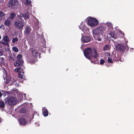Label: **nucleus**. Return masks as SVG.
<instances>
[{
    "mask_svg": "<svg viewBox=\"0 0 134 134\" xmlns=\"http://www.w3.org/2000/svg\"><path fill=\"white\" fill-rule=\"evenodd\" d=\"M23 71H22L21 72H20L18 74V76L20 78L22 79L23 78Z\"/></svg>",
    "mask_w": 134,
    "mask_h": 134,
    "instance_id": "nucleus-30",
    "label": "nucleus"
},
{
    "mask_svg": "<svg viewBox=\"0 0 134 134\" xmlns=\"http://www.w3.org/2000/svg\"><path fill=\"white\" fill-rule=\"evenodd\" d=\"M25 110L24 109H21L20 110V111L21 113H24V112H25Z\"/></svg>",
    "mask_w": 134,
    "mask_h": 134,
    "instance_id": "nucleus-38",
    "label": "nucleus"
},
{
    "mask_svg": "<svg viewBox=\"0 0 134 134\" xmlns=\"http://www.w3.org/2000/svg\"><path fill=\"white\" fill-rule=\"evenodd\" d=\"M23 62V60H17L15 61L14 63V65L15 66H19L21 63Z\"/></svg>",
    "mask_w": 134,
    "mask_h": 134,
    "instance_id": "nucleus-16",
    "label": "nucleus"
},
{
    "mask_svg": "<svg viewBox=\"0 0 134 134\" xmlns=\"http://www.w3.org/2000/svg\"><path fill=\"white\" fill-rule=\"evenodd\" d=\"M90 38L88 36H84L82 37L81 41L84 42H88L90 41Z\"/></svg>",
    "mask_w": 134,
    "mask_h": 134,
    "instance_id": "nucleus-12",
    "label": "nucleus"
},
{
    "mask_svg": "<svg viewBox=\"0 0 134 134\" xmlns=\"http://www.w3.org/2000/svg\"><path fill=\"white\" fill-rule=\"evenodd\" d=\"M106 25L107 27L109 28H111L113 27V25L112 23L110 22H108L106 23Z\"/></svg>",
    "mask_w": 134,
    "mask_h": 134,
    "instance_id": "nucleus-22",
    "label": "nucleus"
},
{
    "mask_svg": "<svg viewBox=\"0 0 134 134\" xmlns=\"http://www.w3.org/2000/svg\"><path fill=\"white\" fill-rule=\"evenodd\" d=\"M1 62L3 63L4 62V58H1Z\"/></svg>",
    "mask_w": 134,
    "mask_h": 134,
    "instance_id": "nucleus-39",
    "label": "nucleus"
},
{
    "mask_svg": "<svg viewBox=\"0 0 134 134\" xmlns=\"http://www.w3.org/2000/svg\"><path fill=\"white\" fill-rule=\"evenodd\" d=\"M3 54V53L2 52L0 51V56L2 55Z\"/></svg>",
    "mask_w": 134,
    "mask_h": 134,
    "instance_id": "nucleus-42",
    "label": "nucleus"
},
{
    "mask_svg": "<svg viewBox=\"0 0 134 134\" xmlns=\"http://www.w3.org/2000/svg\"><path fill=\"white\" fill-rule=\"evenodd\" d=\"M2 26H0V29L1 28Z\"/></svg>",
    "mask_w": 134,
    "mask_h": 134,
    "instance_id": "nucleus-47",
    "label": "nucleus"
},
{
    "mask_svg": "<svg viewBox=\"0 0 134 134\" xmlns=\"http://www.w3.org/2000/svg\"><path fill=\"white\" fill-rule=\"evenodd\" d=\"M31 51L32 55L29 56L27 60L31 64H32L35 61L36 59L38 54L37 52L34 49H32Z\"/></svg>",
    "mask_w": 134,
    "mask_h": 134,
    "instance_id": "nucleus-3",
    "label": "nucleus"
},
{
    "mask_svg": "<svg viewBox=\"0 0 134 134\" xmlns=\"http://www.w3.org/2000/svg\"><path fill=\"white\" fill-rule=\"evenodd\" d=\"M6 103L10 105H15L17 104V101L16 98L12 97H9L4 99Z\"/></svg>",
    "mask_w": 134,
    "mask_h": 134,
    "instance_id": "nucleus-6",
    "label": "nucleus"
},
{
    "mask_svg": "<svg viewBox=\"0 0 134 134\" xmlns=\"http://www.w3.org/2000/svg\"><path fill=\"white\" fill-rule=\"evenodd\" d=\"M22 80H23V79ZM20 82H21V83H23V80L22 81H20Z\"/></svg>",
    "mask_w": 134,
    "mask_h": 134,
    "instance_id": "nucleus-45",
    "label": "nucleus"
},
{
    "mask_svg": "<svg viewBox=\"0 0 134 134\" xmlns=\"http://www.w3.org/2000/svg\"><path fill=\"white\" fill-rule=\"evenodd\" d=\"M30 17L29 13H27L23 14H20L18 15V18L19 19L16 20L14 22V26L16 28L21 30L24 27V23L23 22L24 20L22 19L23 18L25 20L28 19Z\"/></svg>",
    "mask_w": 134,
    "mask_h": 134,
    "instance_id": "nucleus-1",
    "label": "nucleus"
},
{
    "mask_svg": "<svg viewBox=\"0 0 134 134\" xmlns=\"http://www.w3.org/2000/svg\"><path fill=\"white\" fill-rule=\"evenodd\" d=\"M133 48H131V50H130L131 51V49H132V50H133Z\"/></svg>",
    "mask_w": 134,
    "mask_h": 134,
    "instance_id": "nucleus-48",
    "label": "nucleus"
},
{
    "mask_svg": "<svg viewBox=\"0 0 134 134\" xmlns=\"http://www.w3.org/2000/svg\"><path fill=\"white\" fill-rule=\"evenodd\" d=\"M104 55L105 56L109 57L110 55V54L108 52H105Z\"/></svg>",
    "mask_w": 134,
    "mask_h": 134,
    "instance_id": "nucleus-36",
    "label": "nucleus"
},
{
    "mask_svg": "<svg viewBox=\"0 0 134 134\" xmlns=\"http://www.w3.org/2000/svg\"><path fill=\"white\" fill-rule=\"evenodd\" d=\"M1 35H0V40L1 39Z\"/></svg>",
    "mask_w": 134,
    "mask_h": 134,
    "instance_id": "nucleus-46",
    "label": "nucleus"
},
{
    "mask_svg": "<svg viewBox=\"0 0 134 134\" xmlns=\"http://www.w3.org/2000/svg\"><path fill=\"white\" fill-rule=\"evenodd\" d=\"M11 24V22L10 21L8 20L7 19L6 20L4 23V24L5 25L7 26H9Z\"/></svg>",
    "mask_w": 134,
    "mask_h": 134,
    "instance_id": "nucleus-21",
    "label": "nucleus"
},
{
    "mask_svg": "<svg viewBox=\"0 0 134 134\" xmlns=\"http://www.w3.org/2000/svg\"><path fill=\"white\" fill-rule=\"evenodd\" d=\"M14 71L16 72H21L23 71V69L20 67L17 68L14 70Z\"/></svg>",
    "mask_w": 134,
    "mask_h": 134,
    "instance_id": "nucleus-19",
    "label": "nucleus"
},
{
    "mask_svg": "<svg viewBox=\"0 0 134 134\" xmlns=\"http://www.w3.org/2000/svg\"><path fill=\"white\" fill-rule=\"evenodd\" d=\"M31 29L30 27L27 26L25 28L24 32L26 34H29L31 31Z\"/></svg>",
    "mask_w": 134,
    "mask_h": 134,
    "instance_id": "nucleus-13",
    "label": "nucleus"
},
{
    "mask_svg": "<svg viewBox=\"0 0 134 134\" xmlns=\"http://www.w3.org/2000/svg\"><path fill=\"white\" fill-rule=\"evenodd\" d=\"M118 28V27H116L115 28V29L116 30H117V29ZM117 30H118L117 32H118V34H119V35H120V36L122 37V39H124V34L122 33V32L120 30H118V29H117Z\"/></svg>",
    "mask_w": 134,
    "mask_h": 134,
    "instance_id": "nucleus-17",
    "label": "nucleus"
},
{
    "mask_svg": "<svg viewBox=\"0 0 134 134\" xmlns=\"http://www.w3.org/2000/svg\"><path fill=\"white\" fill-rule=\"evenodd\" d=\"M107 61H108V62L109 63H113V61L111 59V58H109L108 59Z\"/></svg>",
    "mask_w": 134,
    "mask_h": 134,
    "instance_id": "nucleus-34",
    "label": "nucleus"
},
{
    "mask_svg": "<svg viewBox=\"0 0 134 134\" xmlns=\"http://www.w3.org/2000/svg\"><path fill=\"white\" fill-rule=\"evenodd\" d=\"M116 48L117 50L120 52L124 51L126 49L127 50H129L128 47L127 45H124L122 44H118L116 47Z\"/></svg>",
    "mask_w": 134,
    "mask_h": 134,
    "instance_id": "nucleus-7",
    "label": "nucleus"
},
{
    "mask_svg": "<svg viewBox=\"0 0 134 134\" xmlns=\"http://www.w3.org/2000/svg\"><path fill=\"white\" fill-rule=\"evenodd\" d=\"M105 63V61L104 60L102 59L100 61V64H103Z\"/></svg>",
    "mask_w": 134,
    "mask_h": 134,
    "instance_id": "nucleus-35",
    "label": "nucleus"
},
{
    "mask_svg": "<svg viewBox=\"0 0 134 134\" xmlns=\"http://www.w3.org/2000/svg\"><path fill=\"white\" fill-rule=\"evenodd\" d=\"M19 3L18 0H10L7 4L8 6L12 9L17 8Z\"/></svg>",
    "mask_w": 134,
    "mask_h": 134,
    "instance_id": "nucleus-5",
    "label": "nucleus"
},
{
    "mask_svg": "<svg viewBox=\"0 0 134 134\" xmlns=\"http://www.w3.org/2000/svg\"><path fill=\"white\" fill-rule=\"evenodd\" d=\"M99 24L98 20L96 18L90 17L87 21V24L90 26L93 27Z\"/></svg>",
    "mask_w": 134,
    "mask_h": 134,
    "instance_id": "nucleus-4",
    "label": "nucleus"
},
{
    "mask_svg": "<svg viewBox=\"0 0 134 134\" xmlns=\"http://www.w3.org/2000/svg\"><path fill=\"white\" fill-rule=\"evenodd\" d=\"M95 37V39L96 40H97L98 41H101V38L99 37V36H96V37Z\"/></svg>",
    "mask_w": 134,
    "mask_h": 134,
    "instance_id": "nucleus-33",
    "label": "nucleus"
},
{
    "mask_svg": "<svg viewBox=\"0 0 134 134\" xmlns=\"http://www.w3.org/2000/svg\"><path fill=\"white\" fill-rule=\"evenodd\" d=\"M36 124H37V125H38L39 126V123H38V122H37H37H36V123H35Z\"/></svg>",
    "mask_w": 134,
    "mask_h": 134,
    "instance_id": "nucleus-43",
    "label": "nucleus"
},
{
    "mask_svg": "<svg viewBox=\"0 0 134 134\" xmlns=\"http://www.w3.org/2000/svg\"><path fill=\"white\" fill-rule=\"evenodd\" d=\"M102 32V27L101 26L97 28L93 31V34L94 37L96 36H99Z\"/></svg>",
    "mask_w": 134,
    "mask_h": 134,
    "instance_id": "nucleus-8",
    "label": "nucleus"
},
{
    "mask_svg": "<svg viewBox=\"0 0 134 134\" xmlns=\"http://www.w3.org/2000/svg\"><path fill=\"white\" fill-rule=\"evenodd\" d=\"M12 49L13 51L16 52H18L19 51L18 48L15 47H12Z\"/></svg>",
    "mask_w": 134,
    "mask_h": 134,
    "instance_id": "nucleus-29",
    "label": "nucleus"
},
{
    "mask_svg": "<svg viewBox=\"0 0 134 134\" xmlns=\"http://www.w3.org/2000/svg\"><path fill=\"white\" fill-rule=\"evenodd\" d=\"M110 49V47L109 45L108 44H106L104 46L103 49L104 51H107L109 50Z\"/></svg>",
    "mask_w": 134,
    "mask_h": 134,
    "instance_id": "nucleus-20",
    "label": "nucleus"
},
{
    "mask_svg": "<svg viewBox=\"0 0 134 134\" xmlns=\"http://www.w3.org/2000/svg\"><path fill=\"white\" fill-rule=\"evenodd\" d=\"M21 94L23 95V96H24V98H25V99H26V94H25V93H24L23 94V93H21Z\"/></svg>",
    "mask_w": 134,
    "mask_h": 134,
    "instance_id": "nucleus-40",
    "label": "nucleus"
},
{
    "mask_svg": "<svg viewBox=\"0 0 134 134\" xmlns=\"http://www.w3.org/2000/svg\"><path fill=\"white\" fill-rule=\"evenodd\" d=\"M9 59L11 61H13L15 59L14 55H10L9 57Z\"/></svg>",
    "mask_w": 134,
    "mask_h": 134,
    "instance_id": "nucleus-28",
    "label": "nucleus"
},
{
    "mask_svg": "<svg viewBox=\"0 0 134 134\" xmlns=\"http://www.w3.org/2000/svg\"><path fill=\"white\" fill-rule=\"evenodd\" d=\"M15 16V14L14 13H11L9 15V17L11 19H13Z\"/></svg>",
    "mask_w": 134,
    "mask_h": 134,
    "instance_id": "nucleus-26",
    "label": "nucleus"
},
{
    "mask_svg": "<svg viewBox=\"0 0 134 134\" xmlns=\"http://www.w3.org/2000/svg\"><path fill=\"white\" fill-rule=\"evenodd\" d=\"M18 39L16 37H15L13 38L12 42L13 43H15V42L18 41Z\"/></svg>",
    "mask_w": 134,
    "mask_h": 134,
    "instance_id": "nucleus-31",
    "label": "nucleus"
},
{
    "mask_svg": "<svg viewBox=\"0 0 134 134\" xmlns=\"http://www.w3.org/2000/svg\"><path fill=\"white\" fill-rule=\"evenodd\" d=\"M3 40L4 41H6L8 43L10 41L8 37L7 36H5L3 37Z\"/></svg>",
    "mask_w": 134,
    "mask_h": 134,
    "instance_id": "nucleus-23",
    "label": "nucleus"
},
{
    "mask_svg": "<svg viewBox=\"0 0 134 134\" xmlns=\"http://www.w3.org/2000/svg\"><path fill=\"white\" fill-rule=\"evenodd\" d=\"M22 55L21 54L18 55L16 57V58L17 60H22L21 59Z\"/></svg>",
    "mask_w": 134,
    "mask_h": 134,
    "instance_id": "nucleus-27",
    "label": "nucleus"
},
{
    "mask_svg": "<svg viewBox=\"0 0 134 134\" xmlns=\"http://www.w3.org/2000/svg\"><path fill=\"white\" fill-rule=\"evenodd\" d=\"M36 24L37 25L38 23V22H39V21H38V19H36Z\"/></svg>",
    "mask_w": 134,
    "mask_h": 134,
    "instance_id": "nucleus-41",
    "label": "nucleus"
},
{
    "mask_svg": "<svg viewBox=\"0 0 134 134\" xmlns=\"http://www.w3.org/2000/svg\"><path fill=\"white\" fill-rule=\"evenodd\" d=\"M79 28L83 32L88 31L89 30V29L86 27L85 25H83L82 23L79 26Z\"/></svg>",
    "mask_w": 134,
    "mask_h": 134,
    "instance_id": "nucleus-10",
    "label": "nucleus"
},
{
    "mask_svg": "<svg viewBox=\"0 0 134 134\" xmlns=\"http://www.w3.org/2000/svg\"><path fill=\"white\" fill-rule=\"evenodd\" d=\"M4 102L3 101H0V107H4Z\"/></svg>",
    "mask_w": 134,
    "mask_h": 134,
    "instance_id": "nucleus-32",
    "label": "nucleus"
},
{
    "mask_svg": "<svg viewBox=\"0 0 134 134\" xmlns=\"http://www.w3.org/2000/svg\"><path fill=\"white\" fill-rule=\"evenodd\" d=\"M4 75L3 76V78L4 80H6V83H9L10 84H12L15 81V80L13 78H12L10 77H6V75L4 73Z\"/></svg>",
    "mask_w": 134,
    "mask_h": 134,
    "instance_id": "nucleus-9",
    "label": "nucleus"
},
{
    "mask_svg": "<svg viewBox=\"0 0 134 134\" xmlns=\"http://www.w3.org/2000/svg\"><path fill=\"white\" fill-rule=\"evenodd\" d=\"M24 3L26 5H29L31 6V1L30 0H26L25 2H24Z\"/></svg>",
    "mask_w": 134,
    "mask_h": 134,
    "instance_id": "nucleus-18",
    "label": "nucleus"
},
{
    "mask_svg": "<svg viewBox=\"0 0 134 134\" xmlns=\"http://www.w3.org/2000/svg\"><path fill=\"white\" fill-rule=\"evenodd\" d=\"M5 15V14L2 12L0 11V17H2Z\"/></svg>",
    "mask_w": 134,
    "mask_h": 134,
    "instance_id": "nucleus-37",
    "label": "nucleus"
},
{
    "mask_svg": "<svg viewBox=\"0 0 134 134\" xmlns=\"http://www.w3.org/2000/svg\"><path fill=\"white\" fill-rule=\"evenodd\" d=\"M109 35L112 37H113L114 39L117 38H118V36L116 34L115 32L114 31H112L110 32L109 34Z\"/></svg>",
    "mask_w": 134,
    "mask_h": 134,
    "instance_id": "nucleus-14",
    "label": "nucleus"
},
{
    "mask_svg": "<svg viewBox=\"0 0 134 134\" xmlns=\"http://www.w3.org/2000/svg\"><path fill=\"white\" fill-rule=\"evenodd\" d=\"M2 44L5 46L9 45L8 43L6 41H0V44Z\"/></svg>",
    "mask_w": 134,
    "mask_h": 134,
    "instance_id": "nucleus-25",
    "label": "nucleus"
},
{
    "mask_svg": "<svg viewBox=\"0 0 134 134\" xmlns=\"http://www.w3.org/2000/svg\"><path fill=\"white\" fill-rule=\"evenodd\" d=\"M42 111L43 115L44 116H47L48 115V111L46 107L43 108Z\"/></svg>",
    "mask_w": 134,
    "mask_h": 134,
    "instance_id": "nucleus-15",
    "label": "nucleus"
},
{
    "mask_svg": "<svg viewBox=\"0 0 134 134\" xmlns=\"http://www.w3.org/2000/svg\"><path fill=\"white\" fill-rule=\"evenodd\" d=\"M85 57L90 60L92 59L94 60H97L98 54L95 49H91V48H86L85 51H83Z\"/></svg>",
    "mask_w": 134,
    "mask_h": 134,
    "instance_id": "nucleus-2",
    "label": "nucleus"
},
{
    "mask_svg": "<svg viewBox=\"0 0 134 134\" xmlns=\"http://www.w3.org/2000/svg\"><path fill=\"white\" fill-rule=\"evenodd\" d=\"M81 35H82H82H82V34Z\"/></svg>",
    "mask_w": 134,
    "mask_h": 134,
    "instance_id": "nucleus-49",
    "label": "nucleus"
},
{
    "mask_svg": "<svg viewBox=\"0 0 134 134\" xmlns=\"http://www.w3.org/2000/svg\"><path fill=\"white\" fill-rule=\"evenodd\" d=\"M113 60L116 61L119 60L121 61V60H120V59H118V58L116 57V55H115L114 54H113Z\"/></svg>",
    "mask_w": 134,
    "mask_h": 134,
    "instance_id": "nucleus-24",
    "label": "nucleus"
},
{
    "mask_svg": "<svg viewBox=\"0 0 134 134\" xmlns=\"http://www.w3.org/2000/svg\"><path fill=\"white\" fill-rule=\"evenodd\" d=\"M27 103H25V104H23V105H27Z\"/></svg>",
    "mask_w": 134,
    "mask_h": 134,
    "instance_id": "nucleus-44",
    "label": "nucleus"
},
{
    "mask_svg": "<svg viewBox=\"0 0 134 134\" xmlns=\"http://www.w3.org/2000/svg\"><path fill=\"white\" fill-rule=\"evenodd\" d=\"M19 121L20 125H25L27 122V120L25 118H20L19 120Z\"/></svg>",
    "mask_w": 134,
    "mask_h": 134,
    "instance_id": "nucleus-11",
    "label": "nucleus"
}]
</instances>
